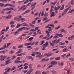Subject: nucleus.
<instances>
[{
	"label": "nucleus",
	"mask_w": 74,
	"mask_h": 74,
	"mask_svg": "<svg viewBox=\"0 0 74 74\" xmlns=\"http://www.w3.org/2000/svg\"><path fill=\"white\" fill-rule=\"evenodd\" d=\"M60 40V39H58L57 40H55L52 41V43L51 42H49L50 45L52 46V47H53L54 46V44H58Z\"/></svg>",
	"instance_id": "1"
},
{
	"label": "nucleus",
	"mask_w": 74,
	"mask_h": 74,
	"mask_svg": "<svg viewBox=\"0 0 74 74\" xmlns=\"http://www.w3.org/2000/svg\"><path fill=\"white\" fill-rule=\"evenodd\" d=\"M48 45V42H46L44 44L42 45L43 48L42 49V50H46L45 48Z\"/></svg>",
	"instance_id": "2"
},
{
	"label": "nucleus",
	"mask_w": 74,
	"mask_h": 74,
	"mask_svg": "<svg viewBox=\"0 0 74 74\" xmlns=\"http://www.w3.org/2000/svg\"><path fill=\"white\" fill-rule=\"evenodd\" d=\"M23 29H24V28H23V27H21L19 29H18L17 31L14 32L13 33H14V35L15 36V35H16L17 33H18L19 32H21V31H22V30H23Z\"/></svg>",
	"instance_id": "3"
},
{
	"label": "nucleus",
	"mask_w": 74,
	"mask_h": 74,
	"mask_svg": "<svg viewBox=\"0 0 74 74\" xmlns=\"http://www.w3.org/2000/svg\"><path fill=\"white\" fill-rule=\"evenodd\" d=\"M18 8H19V10H22H22V11H24V10H25L26 9V5H24L22 6L21 8H20V6H18Z\"/></svg>",
	"instance_id": "4"
},
{
	"label": "nucleus",
	"mask_w": 74,
	"mask_h": 74,
	"mask_svg": "<svg viewBox=\"0 0 74 74\" xmlns=\"http://www.w3.org/2000/svg\"><path fill=\"white\" fill-rule=\"evenodd\" d=\"M46 33H47V36H45L43 38H42V39L46 40L47 38H49V33H50V32H48V31H46Z\"/></svg>",
	"instance_id": "5"
},
{
	"label": "nucleus",
	"mask_w": 74,
	"mask_h": 74,
	"mask_svg": "<svg viewBox=\"0 0 74 74\" xmlns=\"http://www.w3.org/2000/svg\"><path fill=\"white\" fill-rule=\"evenodd\" d=\"M36 55H38L37 56H36V57H37L38 58H39L40 57H42V56L41 55V54L40 52H36V53H34Z\"/></svg>",
	"instance_id": "6"
},
{
	"label": "nucleus",
	"mask_w": 74,
	"mask_h": 74,
	"mask_svg": "<svg viewBox=\"0 0 74 74\" xmlns=\"http://www.w3.org/2000/svg\"><path fill=\"white\" fill-rule=\"evenodd\" d=\"M37 4V3L36 2H35L33 4H31V7H32V8L31 9V10H33L34 8H35L36 7L35 6V5Z\"/></svg>",
	"instance_id": "7"
},
{
	"label": "nucleus",
	"mask_w": 74,
	"mask_h": 74,
	"mask_svg": "<svg viewBox=\"0 0 74 74\" xmlns=\"http://www.w3.org/2000/svg\"><path fill=\"white\" fill-rule=\"evenodd\" d=\"M11 70V68L5 69V71H6L4 72L3 73V74H5V73H8V72H9L10 70Z\"/></svg>",
	"instance_id": "8"
},
{
	"label": "nucleus",
	"mask_w": 74,
	"mask_h": 74,
	"mask_svg": "<svg viewBox=\"0 0 74 74\" xmlns=\"http://www.w3.org/2000/svg\"><path fill=\"white\" fill-rule=\"evenodd\" d=\"M53 53H51L50 54L49 53H45L44 54V56H47V57H49V56H51L52 55Z\"/></svg>",
	"instance_id": "9"
},
{
	"label": "nucleus",
	"mask_w": 74,
	"mask_h": 74,
	"mask_svg": "<svg viewBox=\"0 0 74 74\" xmlns=\"http://www.w3.org/2000/svg\"><path fill=\"white\" fill-rule=\"evenodd\" d=\"M34 70L33 69H31L29 70V71H27L26 74H32V71H33Z\"/></svg>",
	"instance_id": "10"
},
{
	"label": "nucleus",
	"mask_w": 74,
	"mask_h": 74,
	"mask_svg": "<svg viewBox=\"0 0 74 74\" xmlns=\"http://www.w3.org/2000/svg\"><path fill=\"white\" fill-rule=\"evenodd\" d=\"M57 62L55 61H52L50 63V64H51V65H55V64H57Z\"/></svg>",
	"instance_id": "11"
},
{
	"label": "nucleus",
	"mask_w": 74,
	"mask_h": 74,
	"mask_svg": "<svg viewBox=\"0 0 74 74\" xmlns=\"http://www.w3.org/2000/svg\"><path fill=\"white\" fill-rule=\"evenodd\" d=\"M19 18V19L18 20V21H23L24 20V18H22V16H18Z\"/></svg>",
	"instance_id": "12"
},
{
	"label": "nucleus",
	"mask_w": 74,
	"mask_h": 74,
	"mask_svg": "<svg viewBox=\"0 0 74 74\" xmlns=\"http://www.w3.org/2000/svg\"><path fill=\"white\" fill-rule=\"evenodd\" d=\"M21 25L23 26H27V27H29V26L26 23H23L21 24Z\"/></svg>",
	"instance_id": "13"
},
{
	"label": "nucleus",
	"mask_w": 74,
	"mask_h": 74,
	"mask_svg": "<svg viewBox=\"0 0 74 74\" xmlns=\"http://www.w3.org/2000/svg\"><path fill=\"white\" fill-rule=\"evenodd\" d=\"M50 14L51 15L50 16V17H52L53 16H55V12H52Z\"/></svg>",
	"instance_id": "14"
},
{
	"label": "nucleus",
	"mask_w": 74,
	"mask_h": 74,
	"mask_svg": "<svg viewBox=\"0 0 74 74\" xmlns=\"http://www.w3.org/2000/svg\"><path fill=\"white\" fill-rule=\"evenodd\" d=\"M34 0H27L25 1L24 2V4H26L29 1H30V2H32V1H33Z\"/></svg>",
	"instance_id": "15"
},
{
	"label": "nucleus",
	"mask_w": 74,
	"mask_h": 74,
	"mask_svg": "<svg viewBox=\"0 0 74 74\" xmlns=\"http://www.w3.org/2000/svg\"><path fill=\"white\" fill-rule=\"evenodd\" d=\"M30 10H28L23 13L22 14L23 15H25V14H27V13H29V12H30Z\"/></svg>",
	"instance_id": "16"
},
{
	"label": "nucleus",
	"mask_w": 74,
	"mask_h": 74,
	"mask_svg": "<svg viewBox=\"0 0 74 74\" xmlns=\"http://www.w3.org/2000/svg\"><path fill=\"white\" fill-rule=\"evenodd\" d=\"M11 60H7L6 61H5V63H6L5 64V65H7V64H9V63H11V62H9Z\"/></svg>",
	"instance_id": "17"
},
{
	"label": "nucleus",
	"mask_w": 74,
	"mask_h": 74,
	"mask_svg": "<svg viewBox=\"0 0 74 74\" xmlns=\"http://www.w3.org/2000/svg\"><path fill=\"white\" fill-rule=\"evenodd\" d=\"M60 31L61 32H63V33H67V32L64 29H61L60 30Z\"/></svg>",
	"instance_id": "18"
},
{
	"label": "nucleus",
	"mask_w": 74,
	"mask_h": 74,
	"mask_svg": "<svg viewBox=\"0 0 74 74\" xmlns=\"http://www.w3.org/2000/svg\"><path fill=\"white\" fill-rule=\"evenodd\" d=\"M16 56L15 55L12 56V58H11V60H14V59H15V58H16Z\"/></svg>",
	"instance_id": "19"
},
{
	"label": "nucleus",
	"mask_w": 74,
	"mask_h": 74,
	"mask_svg": "<svg viewBox=\"0 0 74 74\" xmlns=\"http://www.w3.org/2000/svg\"><path fill=\"white\" fill-rule=\"evenodd\" d=\"M73 37H74V35L72 36L71 37H68V39L69 40H72L73 39L72 38H73Z\"/></svg>",
	"instance_id": "20"
},
{
	"label": "nucleus",
	"mask_w": 74,
	"mask_h": 74,
	"mask_svg": "<svg viewBox=\"0 0 74 74\" xmlns=\"http://www.w3.org/2000/svg\"><path fill=\"white\" fill-rule=\"evenodd\" d=\"M56 36H59V37H63V35H62V34H56Z\"/></svg>",
	"instance_id": "21"
},
{
	"label": "nucleus",
	"mask_w": 74,
	"mask_h": 74,
	"mask_svg": "<svg viewBox=\"0 0 74 74\" xmlns=\"http://www.w3.org/2000/svg\"><path fill=\"white\" fill-rule=\"evenodd\" d=\"M57 3V2H55L54 3H53V2H51L50 3L51 5H55L56 3Z\"/></svg>",
	"instance_id": "22"
},
{
	"label": "nucleus",
	"mask_w": 74,
	"mask_h": 74,
	"mask_svg": "<svg viewBox=\"0 0 74 74\" xmlns=\"http://www.w3.org/2000/svg\"><path fill=\"white\" fill-rule=\"evenodd\" d=\"M12 16V15H8V16H6V18L7 19H10Z\"/></svg>",
	"instance_id": "23"
},
{
	"label": "nucleus",
	"mask_w": 74,
	"mask_h": 74,
	"mask_svg": "<svg viewBox=\"0 0 74 74\" xmlns=\"http://www.w3.org/2000/svg\"><path fill=\"white\" fill-rule=\"evenodd\" d=\"M15 52V51L14 50H11L9 52V53L10 54H12L14 53Z\"/></svg>",
	"instance_id": "24"
},
{
	"label": "nucleus",
	"mask_w": 74,
	"mask_h": 74,
	"mask_svg": "<svg viewBox=\"0 0 74 74\" xmlns=\"http://www.w3.org/2000/svg\"><path fill=\"white\" fill-rule=\"evenodd\" d=\"M32 66H33V64H29V65H28L29 69H32Z\"/></svg>",
	"instance_id": "25"
},
{
	"label": "nucleus",
	"mask_w": 74,
	"mask_h": 74,
	"mask_svg": "<svg viewBox=\"0 0 74 74\" xmlns=\"http://www.w3.org/2000/svg\"><path fill=\"white\" fill-rule=\"evenodd\" d=\"M64 5H63L61 7V8L60 9V10H63L64 9Z\"/></svg>",
	"instance_id": "26"
},
{
	"label": "nucleus",
	"mask_w": 74,
	"mask_h": 74,
	"mask_svg": "<svg viewBox=\"0 0 74 74\" xmlns=\"http://www.w3.org/2000/svg\"><path fill=\"white\" fill-rule=\"evenodd\" d=\"M21 24H18L17 25V26L16 27V28L17 29L18 28H19V27H21Z\"/></svg>",
	"instance_id": "27"
},
{
	"label": "nucleus",
	"mask_w": 74,
	"mask_h": 74,
	"mask_svg": "<svg viewBox=\"0 0 74 74\" xmlns=\"http://www.w3.org/2000/svg\"><path fill=\"white\" fill-rule=\"evenodd\" d=\"M14 63H22V61H18V60H15L14 61Z\"/></svg>",
	"instance_id": "28"
},
{
	"label": "nucleus",
	"mask_w": 74,
	"mask_h": 74,
	"mask_svg": "<svg viewBox=\"0 0 74 74\" xmlns=\"http://www.w3.org/2000/svg\"><path fill=\"white\" fill-rule=\"evenodd\" d=\"M27 59H31V58H32V56H27Z\"/></svg>",
	"instance_id": "29"
},
{
	"label": "nucleus",
	"mask_w": 74,
	"mask_h": 74,
	"mask_svg": "<svg viewBox=\"0 0 74 74\" xmlns=\"http://www.w3.org/2000/svg\"><path fill=\"white\" fill-rule=\"evenodd\" d=\"M65 44L64 42H60L59 43V45H64Z\"/></svg>",
	"instance_id": "30"
},
{
	"label": "nucleus",
	"mask_w": 74,
	"mask_h": 74,
	"mask_svg": "<svg viewBox=\"0 0 74 74\" xmlns=\"http://www.w3.org/2000/svg\"><path fill=\"white\" fill-rule=\"evenodd\" d=\"M16 69V66H13L11 70V71H13V70H15V69Z\"/></svg>",
	"instance_id": "31"
},
{
	"label": "nucleus",
	"mask_w": 74,
	"mask_h": 74,
	"mask_svg": "<svg viewBox=\"0 0 74 74\" xmlns=\"http://www.w3.org/2000/svg\"><path fill=\"white\" fill-rule=\"evenodd\" d=\"M31 44V43H25L24 45L25 46H28L30 45Z\"/></svg>",
	"instance_id": "32"
},
{
	"label": "nucleus",
	"mask_w": 74,
	"mask_h": 74,
	"mask_svg": "<svg viewBox=\"0 0 74 74\" xmlns=\"http://www.w3.org/2000/svg\"><path fill=\"white\" fill-rule=\"evenodd\" d=\"M67 51H69V50H67V49H63V51L64 52H67Z\"/></svg>",
	"instance_id": "33"
},
{
	"label": "nucleus",
	"mask_w": 74,
	"mask_h": 74,
	"mask_svg": "<svg viewBox=\"0 0 74 74\" xmlns=\"http://www.w3.org/2000/svg\"><path fill=\"white\" fill-rule=\"evenodd\" d=\"M25 0H23V1H18L17 2V3L18 4H21V3L24 2V1H25Z\"/></svg>",
	"instance_id": "34"
},
{
	"label": "nucleus",
	"mask_w": 74,
	"mask_h": 74,
	"mask_svg": "<svg viewBox=\"0 0 74 74\" xmlns=\"http://www.w3.org/2000/svg\"><path fill=\"white\" fill-rule=\"evenodd\" d=\"M74 11V9H73L72 10H71L69 12V13H70L71 14V13H73Z\"/></svg>",
	"instance_id": "35"
},
{
	"label": "nucleus",
	"mask_w": 74,
	"mask_h": 74,
	"mask_svg": "<svg viewBox=\"0 0 74 74\" xmlns=\"http://www.w3.org/2000/svg\"><path fill=\"white\" fill-rule=\"evenodd\" d=\"M5 59V58H3V57H1V58H0V61H3Z\"/></svg>",
	"instance_id": "36"
},
{
	"label": "nucleus",
	"mask_w": 74,
	"mask_h": 74,
	"mask_svg": "<svg viewBox=\"0 0 74 74\" xmlns=\"http://www.w3.org/2000/svg\"><path fill=\"white\" fill-rule=\"evenodd\" d=\"M69 10V8H68L65 10L64 12H65L66 13H67V12Z\"/></svg>",
	"instance_id": "37"
},
{
	"label": "nucleus",
	"mask_w": 74,
	"mask_h": 74,
	"mask_svg": "<svg viewBox=\"0 0 74 74\" xmlns=\"http://www.w3.org/2000/svg\"><path fill=\"white\" fill-rule=\"evenodd\" d=\"M60 57H58L55 58V60H60Z\"/></svg>",
	"instance_id": "38"
},
{
	"label": "nucleus",
	"mask_w": 74,
	"mask_h": 74,
	"mask_svg": "<svg viewBox=\"0 0 74 74\" xmlns=\"http://www.w3.org/2000/svg\"><path fill=\"white\" fill-rule=\"evenodd\" d=\"M32 4V3L30 2H29L26 5V6L25 7H27L28 6H29V5H30Z\"/></svg>",
	"instance_id": "39"
},
{
	"label": "nucleus",
	"mask_w": 74,
	"mask_h": 74,
	"mask_svg": "<svg viewBox=\"0 0 74 74\" xmlns=\"http://www.w3.org/2000/svg\"><path fill=\"white\" fill-rule=\"evenodd\" d=\"M59 28H60V26H58L57 27H56L55 28V30H57V29H59Z\"/></svg>",
	"instance_id": "40"
},
{
	"label": "nucleus",
	"mask_w": 74,
	"mask_h": 74,
	"mask_svg": "<svg viewBox=\"0 0 74 74\" xmlns=\"http://www.w3.org/2000/svg\"><path fill=\"white\" fill-rule=\"evenodd\" d=\"M59 8H60V6H59L57 7H55L54 8L55 9H56L57 10H58L59 9Z\"/></svg>",
	"instance_id": "41"
},
{
	"label": "nucleus",
	"mask_w": 74,
	"mask_h": 74,
	"mask_svg": "<svg viewBox=\"0 0 74 74\" xmlns=\"http://www.w3.org/2000/svg\"><path fill=\"white\" fill-rule=\"evenodd\" d=\"M53 67V65H50L47 68V69H50V68H51V67Z\"/></svg>",
	"instance_id": "42"
},
{
	"label": "nucleus",
	"mask_w": 74,
	"mask_h": 74,
	"mask_svg": "<svg viewBox=\"0 0 74 74\" xmlns=\"http://www.w3.org/2000/svg\"><path fill=\"white\" fill-rule=\"evenodd\" d=\"M12 12L11 11V10H10L9 11L6 12V14H11Z\"/></svg>",
	"instance_id": "43"
},
{
	"label": "nucleus",
	"mask_w": 74,
	"mask_h": 74,
	"mask_svg": "<svg viewBox=\"0 0 74 74\" xmlns=\"http://www.w3.org/2000/svg\"><path fill=\"white\" fill-rule=\"evenodd\" d=\"M47 19H48L47 17H45L42 19V20L43 21H46V20H47Z\"/></svg>",
	"instance_id": "44"
},
{
	"label": "nucleus",
	"mask_w": 74,
	"mask_h": 74,
	"mask_svg": "<svg viewBox=\"0 0 74 74\" xmlns=\"http://www.w3.org/2000/svg\"><path fill=\"white\" fill-rule=\"evenodd\" d=\"M0 53H3V54H5V53H6V51L4 50L0 51Z\"/></svg>",
	"instance_id": "45"
},
{
	"label": "nucleus",
	"mask_w": 74,
	"mask_h": 74,
	"mask_svg": "<svg viewBox=\"0 0 74 74\" xmlns=\"http://www.w3.org/2000/svg\"><path fill=\"white\" fill-rule=\"evenodd\" d=\"M33 34H34L33 35H32L33 37H35L36 36V32H33Z\"/></svg>",
	"instance_id": "46"
},
{
	"label": "nucleus",
	"mask_w": 74,
	"mask_h": 74,
	"mask_svg": "<svg viewBox=\"0 0 74 74\" xmlns=\"http://www.w3.org/2000/svg\"><path fill=\"white\" fill-rule=\"evenodd\" d=\"M52 37H53V36H51L50 38H47L46 40H49V39H51V38H52Z\"/></svg>",
	"instance_id": "47"
},
{
	"label": "nucleus",
	"mask_w": 74,
	"mask_h": 74,
	"mask_svg": "<svg viewBox=\"0 0 74 74\" xmlns=\"http://www.w3.org/2000/svg\"><path fill=\"white\" fill-rule=\"evenodd\" d=\"M51 21V19H50L49 20H48L46 21L44 23H47V22H49V21Z\"/></svg>",
	"instance_id": "48"
},
{
	"label": "nucleus",
	"mask_w": 74,
	"mask_h": 74,
	"mask_svg": "<svg viewBox=\"0 0 74 74\" xmlns=\"http://www.w3.org/2000/svg\"><path fill=\"white\" fill-rule=\"evenodd\" d=\"M1 32H2V33H4L3 32H7V30H6L5 29H2V30L1 31Z\"/></svg>",
	"instance_id": "49"
},
{
	"label": "nucleus",
	"mask_w": 74,
	"mask_h": 74,
	"mask_svg": "<svg viewBox=\"0 0 74 74\" xmlns=\"http://www.w3.org/2000/svg\"><path fill=\"white\" fill-rule=\"evenodd\" d=\"M6 48H7V45L5 44V45L3 46V49H5Z\"/></svg>",
	"instance_id": "50"
},
{
	"label": "nucleus",
	"mask_w": 74,
	"mask_h": 74,
	"mask_svg": "<svg viewBox=\"0 0 74 74\" xmlns=\"http://www.w3.org/2000/svg\"><path fill=\"white\" fill-rule=\"evenodd\" d=\"M0 1H1L2 2H7V0H0Z\"/></svg>",
	"instance_id": "51"
},
{
	"label": "nucleus",
	"mask_w": 74,
	"mask_h": 74,
	"mask_svg": "<svg viewBox=\"0 0 74 74\" xmlns=\"http://www.w3.org/2000/svg\"><path fill=\"white\" fill-rule=\"evenodd\" d=\"M44 43V40H43L42 41L41 43L40 44V45H42Z\"/></svg>",
	"instance_id": "52"
},
{
	"label": "nucleus",
	"mask_w": 74,
	"mask_h": 74,
	"mask_svg": "<svg viewBox=\"0 0 74 74\" xmlns=\"http://www.w3.org/2000/svg\"><path fill=\"white\" fill-rule=\"evenodd\" d=\"M29 26H31L32 27H34V25L32 24H31V23H29Z\"/></svg>",
	"instance_id": "53"
},
{
	"label": "nucleus",
	"mask_w": 74,
	"mask_h": 74,
	"mask_svg": "<svg viewBox=\"0 0 74 74\" xmlns=\"http://www.w3.org/2000/svg\"><path fill=\"white\" fill-rule=\"evenodd\" d=\"M4 5V4L2 3H0V6L2 7H3V6Z\"/></svg>",
	"instance_id": "54"
},
{
	"label": "nucleus",
	"mask_w": 74,
	"mask_h": 74,
	"mask_svg": "<svg viewBox=\"0 0 74 74\" xmlns=\"http://www.w3.org/2000/svg\"><path fill=\"white\" fill-rule=\"evenodd\" d=\"M23 45H20L18 47V48H23Z\"/></svg>",
	"instance_id": "55"
},
{
	"label": "nucleus",
	"mask_w": 74,
	"mask_h": 74,
	"mask_svg": "<svg viewBox=\"0 0 74 74\" xmlns=\"http://www.w3.org/2000/svg\"><path fill=\"white\" fill-rule=\"evenodd\" d=\"M58 38V36H57V35H56L55 36L53 37V38L57 39V38Z\"/></svg>",
	"instance_id": "56"
},
{
	"label": "nucleus",
	"mask_w": 74,
	"mask_h": 74,
	"mask_svg": "<svg viewBox=\"0 0 74 74\" xmlns=\"http://www.w3.org/2000/svg\"><path fill=\"white\" fill-rule=\"evenodd\" d=\"M23 28L25 30H30V28H27L25 27H24Z\"/></svg>",
	"instance_id": "57"
},
{
	"label": "nucleus",
	"mask_w": 74,
	"mask_h": 74,
	"mask_svg": "<svg viewBox=\"0 0 74 74\" xmlns=\"http://www.w3.org/2000/svg\"><path fill=\"white\" fill-rule=\"evenodd\" d=\"M48 13H47L46 12H45L44 15V16L46 17L48 16Z\"/></svg>",
	"instance_id": "58"
},
{
	"label": "nucleus",
	"mask_w": 74,
	"mask_h": 74,
	"mask_svg": "<svg viewBox=\"0 0 74 74\" xmlns=\"http://www.w3.org/2000/svg\"><path fill=\"white\" fill-rule=\"evenodd\" d=\"M45 28H46V29H52V27H50L48 26H46Z\"/></svg>",
	"instance_id": "59"
},
{
	"label": "nucleus",
	"mask_w": 74,
	"mask_h": 74,
	"mask_svg": "<svg viewBox=\"0 0 74 74\" xmlns=\"http://www.w3.org/2000/svg\"><path fill=\"white\" fill-rule=\"evenodd\" d=\"M33 38H34L33 37H31V38H29V41H32V40H33Z\"/></svg>",
	"instance_id": "60"
},
{
	"label": "nucleus",
	"mask_w": 74,
	"mask_h": 74,
	"mask_svg": "<svg viewBox=\"0 0 74 74\" xmlns=\"http://www.w3.org/2000/svg\"><path fill=\"white\" fill-rule=\"evenodd\" d=\"M29 31H30V32H36V30L35 29H32L30 30Z\"/></svg>",
	"instance_id": "61"
},
{
	"label": "nucleus",
	"mask_w": 74,
	"mask_h": 74,
	"mask_svg": "<svg viewBox=\"0 0 74 74\" xmlns=\"http://www.w3.org/2000/svg\"><path fill=\"white\" fill-rule=\"evenodd\" d=\"M23 67H22L21 68H20L18 69V71H21V70H22V69H23Z\"/></svg>",
	"instance_id": "62"
},
{
	"label": "nucleus",
	"mask_w": 74,
	"mask_h": 74,
	"mask_svg": "<svg viewBox=\"0 0 74 74\" xmlns=\"http://www.w3.org/2000/svg\"><path fill=\"white\" fill-rule=\"evenodd\" d=\"M10 7H15V6L14 5L12 4H10Z\"/></svg>",
	"instance_id": "63"
},
{
	"label": "nucleus",
	"mask_w": 74,
	"mask_h": 74,
	"mask_svg": "<svg viewBox=\"0 0 74 74\" xmlns=\"http://www.w3.org/2000/svg\"><path fill=\"white\" fill-rule=\"evenodd\" d=\"M14 22L13 21H11L10 22V25H12V24H14Z\"/></svg>",
	"instance_id": "64"
}]
</instances>
